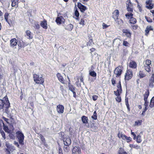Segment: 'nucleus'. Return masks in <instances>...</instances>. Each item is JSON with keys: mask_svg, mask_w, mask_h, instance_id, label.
<instances>
[{"mask_svg": "<svg viewBox=\"0 0 154 154\" xmlns=\"http://www.w3.org/2000/svg\"><path fill=\"white\" fill-rule=\"evenodd\" d=\"M6 97L3 98V100L0 99V109H2L4 107L6 109L8 108L10 106V103Z\"/></svg>", "mask_w": 154, "mask_h": 154, "instance_id": "1", "label": "nucleus"}, {"mask_svg": "<svg viewBox=\"0 0 154 154\" xmlns=\"http://www.w3.org/2000/svg\"><path fill=\"white\" fill-rule=\"evenodd\" d=\"M33 77L34 81L36 83L42 84L43 83L44 80L42 77V75H38L37 74H34Z\"/></svg>", "mask_w": 154, "mask_h": 154, "instance_id": "2", "label": "nucleus"}, {"mask_svg": "<svg viewBox=\"0 0 154 154\" xmlns=\"http://www.w3.org/2000/svg\"><path fill=\"white\" fill-rule=\"evenodd\" d=\"M16 134L19 140V143L21 144H23L24 137L23 134L21 132L19 131H17L16 133Z\"/></svg>", "mask_w": 154, "mask_h": 154, "instance_id": "3", "label": "nucleus"}, {"mask_svg": "<svg viewBox=\"0 0 154 154\" xmlns=\"http://www.w3.org/2000/svg\"><path fill=\"white\" fill-rule=\"evenodd\" d=\"M151 63V61L150 60H147L145 61V63L144 65V69L147 72H149L150 71V65Z\"/></svg>", "mask_w": 154, "mask_h": 154, "instance_id": "4", "label": "nucleus"}, {"mask_svg": "<svg viewBox=\"0 0 154 154\" xmlns=\"http://www.w3.org/2000/svg\"><path fill=\"white\" fill-rule=\"evenodd\" d=\"M122 72L121 69V67L120 66H119L115 69L114 71V74L116 75V77H119Z\"/></svg>", "mask_w": 154, "mask_h": 154, "instance_id": "5", "label": "nucleus"}, {"mask_svg": "<svg viewBox=\"0 0 154 154\" xmlns=\"http://www.w3.org/2000/svg\"><path fill=\"white\" fill-rule=\"evenodd\" d=\"M132 77V72L131 70L128 69L127 70V72L125 75V79L128 80Z\"/></svg>", "mask_w": 154, "mask_h": 154, "instance_id": "6", "label": "nucleus"}, {"mask_svg": "<svg viewBox=\"0 0 154 154\" xmlns=\"http://www.w3.org/2000/svg\"><path fill=\"white\" fill-rule=\"evenodd\" d=\"M127 9L129 12H132L133 10L132 4L130 2V1H128L126 3Z\"/></svg>", "mask_w": 154, "mask_h": 154, "instance_id": "7", "label": "nucleus"}, {"mask_svg": "<svg viewBox=\"0 0 154 154\" xmlns=\"http://www.w3.org/2000/svg\"><path fill=\"white\" fill-rule=\"evenodd\" d=\"M146 8L149 9H152L154 7V5L152 3V0H146Z\"/></svg>", "mask_w": 154, "mask_h": 154, "instance_id": "8", "label": "nucleus"}, {"mask_svg": "<svg viewBox=\"0 0 154 154\" xmlns=\"http://www.w3.org/2000/svg\"><path fill=\"white\" fill-rule=\"evenodd\" d=\"M56 22L58 24H60L64 23V19L62 16L57 17L56 19Z\"/></svg>", "mask_w": 154, "mask_h": 154, "instance_id": "9", "label": "nucleus"}, {"mask_svg": "<svg viewBox=\"0 0 154 154\" xmlns=\"http://www.w3.org/2000/svg\"><path fill=\"white\" fill-rule=\"evenodd\" d=\"M123 35L126 36L128 38H130L131 36V33L130 31L128 29H123L122 30Z\"/></svg>", "mask_w": 154, "mask_h": 154, "instance_id": "10", "label": "nucleus"}, {"mask_svg": "<svg viewBox=\"0 0 154 154\" xmlns=\"http://www.w3.org/2000/svg\"><path fill=\"white\" fill-rule=\"evenodd\" d=\"M64 109V106L61 105H59L57 106V110L59 113H63Z\"/></svg>", "mask_w": 154, "mask_h": 154, "instance_id": "11", "label": "nucleus"}, {"mask_svg": "<svg viewBox=\"0 0 154 154\" xmlns=\"http://www.w3.org/2000/svg\"><path fill=\"white\" fill-rule=\"evenodd\" d=\"M149 86L151 88L154 87V74H153L150 79L149 80Z\"/></svg>", "mask_w": 154, "mask_h": 154, "instance_id": "12", "label": "nucleus"}, {"mask_svg": "<svg viewBox=\"0 0 154 154\" xmlns=\"http://www.w3.org/2000/svg\"><path fill=\"white\" fill-rule=\"evenodd\" d=\"M63 141L64 145L66 146H69L71 143V139L69 137L64 138Z\"/></svg>", "mask_w": 154, "mask_h": 154, "instance_id": "13", "label": "nucleus"}, {"mask_svg": "<svg viewBox=\"0 0 154 154\" xmlns=\"http://www.w3.org/2000/svg\"><path fill=\"white\" fill-rule=\"evenodd\" d=\"M78 7L82 12H83L87 9V8L85 6L82 5L80 3H78Z\"/></svg>", "mask_w": 154, "mask_h": 154, "instance_id": "14", "label": "nucleus"}, {"mask_svg": "<svg viewBox=\"0 0 154 154\" xmlns=\"http://www.w3.org/2000/svg\"><path fill=\"white\" fill-rule=\"evenodd\" d=\"M128 66L130 68L133 69H136L137 67L136 63L133 61H131L129 63Z\"/></svg>", "mask_w": 154, "mask_h": 154, "instance_id": "15", "label": "nucleus"}, {"mask_svg": "<svg viewBox=\"0 0 154 154\" xmlns=\"http://www.w3.org/2000/svg\"><path fill=\"white\" fill-rule=\"evenodd\" d=\"M26 35L25 36L29 39H32L33 38L32 33L29 30H27L26 32Z\"/></svg>", "mask_w": 154, "mask_h": 154, "instance_id": "16", "label": "nucleus"}, {"mask_svg": "<svg viewBox=\"0 0 154 154\" xmlns=\"http://www.w3.org/2000/svg\"><path fill=\"white\" fill-rule=\"evenodd\" d=\"M72 152L73 153L81 154V149L80 148L75 146L73 148Z\"/></svg>", "mask_w": 154, "mask_h": 154, "instance_id": "17", "label": "nucleus"}, {"mask_svg": "<svg viewBox=\"0 0 154 154\" xmlns=\"http://www.w3.org/2000/svg\"><path fill=\"white\" fill-rule=\"evenodd\" d=\"M10 46L11 47H14L16 45L17 43V41L16 38L11 39L10 40Z\"/></svg>", "mask_w": 154, "mask_h": 154, "instance_id": "18", "label": "nucleus"}, {"mask_svg": "<svg viewBox=\"0 0 154 154\" xmlns=\"http://www.w3.org/2000/svg\"><path fill=\"white\" fill-rule=\"evenodd\" d=\"M40 25L44 29H46L48 28L47 22L45 20L41 21Z\"/></svg>", "mask_w": 154, "mask_h": 154, "instance_id": "19", "label": "nucleus"}, {"mask_svg": "<svg viewBox=\"0 0 154 154\" xmlns=\"http://www.w3.org/2000/svg\"><path fill=\"white\" fill-rule=\"evenodd\" d=\"M119 11L118 10H116L113 12V18L115 19L118 18L119 15Z\"/></svg>", "mask_w": 154, "mask_h": 154, "instance_id": "20", "label": "nucleus"}, {"mask_svg": "<svg viewBox=\"0 0 154 154\" xmlns=\"http://www.w3.org/2000/svg\"><path fill=\"white\" fill-rule=\"evenodd\" d=\"M57 76L59 81L61 83H63L64 82V79L60 74L58 73L57 74Z\"/></svg>", "mask_w": 154, "mask_h": 154, "instance_id": "21", "label": "nucleus"}, {"mask_svg": "<svg viewBox=\"0 0 154 154\" xmlns=\"http://www.w3.org/2000/svg\"><path fill=\"white\" fill-rule=\"evenodd\" d=\"M116 23L118 25H121L123 24V22L121 19H119L118 18L114 19Z\"/></svg>", "mask_w": 154, "mask_h": 154, "instance_id": "22", "label": "nucleus"}, {"mask_svg": "<svg viewBox=\"0 0 154 154\" xmlns=\"http://www.w3.org/2000/svg\"><path fill=\"white\" fill-rule=\"evenodd\" d=\"M122 140L126 141L127 143H129L132 140V139L130 137H128L125 135Z\"/></svg>", "mask_w": 154, "mask_h": 154, "instance_id": "23", "label": "nucleus"}, {"mask_svg": "<svg viewBox=\"0 0 154 154\" xmlns=\"http://www.w3.org/2000/svg\"><path fill=\"white\" fill-rule=\"evenodd\" d=\"M117 92H118V94H120L122 93V90L120 82H119V83L117 85Z\"/></svg>", "mask_w": 154, "mask_h": 154, "instance_id": "24", "label": "nucleus"}, {"mask_svg": "<svg viewBox=\"0 0 154 154\" xmlns=\"http://www.w3.org/2000/svg\"><path fill=\"white\" fill-rule=\"evenodd\" d=\"M69 88L72 92L75 91L76 89L75 87L71 85L69 82Z\"/></svg>", "mask_w": 154, "mask_h": 154, "instance_id": "25", "label": "nucleus"}, {"mask_svg": "<svg viewBox=\"0 0 154 154\" xmlns=\"http://www.w3.org/2000/svg\"><path fill=\"white\" fill-rule=\"evenodd\" d=\"M82 121L84 124H86L88 122V119L87 117L85 116H82L81 118Z\"/></svg>", "mask_w": 154, "mask_h": 154, "instance_id": "26", "label": "nucleus"}, {"mask_svg": "<svg viewBox=\"0 0 154 154\" xmlns=\"http://www.w3.org/2000/svg\"><path fill=\"white\" fill-rule=\"evenodd\" d=\"M5 145L7 148V149H6L7 151L8 152H9L10 151H11V147L12 146L8 142H6Z\"/></svg>", "mask_w": 154, "mask_h": 154, "instance_id": "27", "label": "nucleus"}, {"mask_svg": "<svg viewBox=\"0 0 154 154\" xmlns=\"http://www.w3.org/2000/svg\"><path fill=\"white\" fill-rule=\"evenodd\" d=\"M73 25L71 24H69L65 27V29L71 31L73 29Z\"/></svg>", "mask_w": 154, "mask_h": 154, "instance_id": "28", "label": "nucleus"}, {"mask_svg": "<svg viewBox=\"0 0 154 154\" xmlns=\"http://www.w3.org/2000/svg\"><path fill=\"white\" fill-rule=\"evenodd\" d=\"M85 18H83L81 19L79 23L80 25H82V26H84L87 22Z\"/></svg>", "mask_w": 154, "mask_h": 154, "instance_id": "29", "label": "nucleus"}, {"mask_svg": "<svg viewBox=\"0 0 154 154\" xmlns=\"http://www.w3.org/2000/svg\"><path fill=\"white\" fill-rule=\"evenodd\" d=\"M149 91L148 90L145 92L144 94V101H146L147 100V98L149 95Z\"/></svg>", "mask_w": 154, "mask_h": 154, "instance_id": "30", "label": "nucleus"}, {"mask_svg": "<svg viewBox=\"0 0 154 154\" xmlns=\"http://www.w3.org/2000/svg\"><path fill=\"white\" fill-rule=\"evenodd\" d=\"M18 0H11V6L12 7H15L17 5L18 3Z\"/></svg>", "mask_w": 154, "mask_h": 154, "instance_id": "31", "label": "nucleus"}, {"mask_svg": "<svg viewBox=\"0 0 154 154\" xmlns=\"http://www.w3.org/2000/svg\"><path fill=\"white\" fill-rule=\"evenodd\" d=\"M149 106L151 108L154 106V96L152 97Z\"/></svg>", "mask_w": 154, "mask_h": 154, "instance_id": "32", "label": "nucleus"}, {"mask_svg": "<svg viewBox=\"0 0 154 154\" xmlns=\"http://www.w3.org/2000/svg\"><path fill=\"white\" fill-rule=\"evenodd\" d=\"M119 154H128L122 148L120 149V150L118 152Z\"/></svg>", "mask_w": 154, "mask_h": 154, "instance_id": "33", "label": "nucleus"}, {"mask_svg": "<svg viewBox=\"0 0 154 154\" xmlns=\"http://www.w3.org/2000/svg\"><path fill=\"white\" fill-rule=\"evenodd\" d=\"M69 146H64L63 148V149L65 152H68L70 150V147Z\"/></svg>", "mask_w": 154, "mask_h": 154, "instance_id": "34", "label": "nucleus"}, {"mask_svg": "<svg viewBox=\"0 0 154 154\" xmlns=\"http://www.w3.org/2000/svg\"><path fill=\"white\" fill-rule=\"evenodd\" d=\"M130 23H131L132 24H134L137 21L133 17H131L130 20Z\"/></svg>", "mask_w": 154, "mask_h": 154, "instance_id": "35", "label": "nucleus"}, {"mask_svg": "<svg viewBox=\"0 0 154 154\" xmlns=\"http://www.w3.org/2000/svg\"><path fill=\"white\" fill-rule=\"evenodd\" d=\"M142 140L140 134L138 135L137 137V142L138 143H140L141 142Z\"/></svg>", "mask_w": 154, "mask_h": 154, "instance_id": "36", "label": "nucleus"}, {"mask_svg": "<svg viewBox=\"0 0 154 154\" xmlns=\"http://www.w3.org/2000/svg\"><path fill=\"white\" fill-rule=\"evenodd\" d=\"M129 146L131 148H134L136 149H139L140 147V146H138L137 145H134L133 144H130Z\"/></svg>", "mask_w": 154, "mask_h": 154, "instance_id": "37", "label": "nucleus"}, {"mask_svg": "<svg viewBox=\"0 0 154 154\" xmlns=\"http://www.w3.org/2000/svg\"><path fill=\"white\" fill-rule=\"evenodd\" d=\"M91 118L94 120H96L97 119V116L96 111H95L94 112L93 115L92 116Z\"/></svg>", "mask_w": 154, "mask_h": 154, "instance_id": "38", "label": "nucleus"}, {"mask_svg": "<svg viewBox=\"0 0 154 154\" xmlns=\"http://www.w3.org/2000/svg\"><path fill=\"white\" fill-rule=\"evenodd\" d=\"M89 74L93 77H95L97 75V74L94 71L90 72Z\"/></svg>", "mask_w": 154, "mask_h": 154, "instance_id": "39", "label": "nucleus"}, {"mask_svg": "<svg viewBox=\"0 0 154 154\" xmlns=\"http://www.w3.org/2000/svg\"><path fill=\"white\" fill-rule=\"evenodd\" d=\"M125 135L123 134L122 132H119L118 134V137L119 138H122V139L124 137Z\"/></svg>", "mask_w": 154, "mask_h": 154, "instance_id": "40", "label": "nucleus"}, {"mask_svg": "<svg viewBox=\"0 0 154 154\" xmlns=\"http://www.w3.org/2000/svg\"><path fill=\"white\" fill-rule=\"evenodd\" d=\"M40 138L41 139L42 143H43L44 145H45V138L41 134L40 135Z\"/></svg>", "mask_w": 154, "mask_h": 154, "instance_id": "41", "label": "nucleus"}, {"mask_svg": "<svg viewBox=\"0 0 154 154\" xmlns=\"http://www.w3.org/2000/svg\"><path fill=\"white\" fill-rule=\"evenodd\" d=\"M4 128L3 129L5 132L9 133V130L8 127L7 126L5 125L4 123L2 122Z\"/></svg>", "mask_w": 154, "mask_h": 154, "instance_id": "42", "label": "nucleus"}, {"mask_svg": "<svg viewBox=\"0 0 154 154\" xmlns=\"http://www.w3.org/2000/svg\"><path fill=\"white\" fill-rule=\"evenodd\" d=\"M146 75L144 73H143V72H142L140 71L139 73V76L140 78H143V77H145Z\"/></svg>", "mask_w": 154, "mask_h": 154, "instance_id": "43", "label": "nucleus"}, {"mask_svg": "<svg viewBox=\"0 0 154 154\" xmlns=\"http://www.w3.org/2000/svg\"><path fill=\"white\" fill-rule=\"evenodd\" d=\"M133 14L131 13H128L125 14L126 17L128 19H131L132 17Z\"/></svg>", "mask_w": 154, "mask_h": 154, "instance_id": "44", "label": "nucleus"}, {"mask_svg": "<svg viewBox=\"0 0 154 154\" xmlns=\"http://www.w3.org/2000/svg\"><path fill=\"white\" fill-rule=\"evenodd\" d=\"M0 132L2 136V137L4 139H5L6 138L5 133L3 130H0Z\"/></svg>", "mask_w": 154, "mask_h": 154, "instance_id": "45", "label": "nucleus"}, {"mask_svg": "<svg viewBox=\"0 0 154 154\" xmlns=\"http://www.w3.org/2000/svg\"><path fill=\"white\" fill-rule=\"evenodd\" d=\"M142 122L141 120H138V121H136L135 122V125L137 126H139L141 125V124Z\"/></svg>", "mask_w": 154, "mask_h": 154, "instance_id": "46", "label": "nucleus"}, {"mask_svg": "<svg viewBox=\"0 0 154 154\" xmlns=\"http://www.w3.org/2000/svg\"><path fill=\"white\" fill-rule=\"evenodd\" d=\"M116 101L118 102H120L121 101V97L120 96V95H118V96H117V97L116 98Z\"/></svg>", "mask_w": 154, "mask_h": 154, "instance_id": "47", "label": "nucleus"}, {"mask_svg": "<svg viewBox=\"0 0 154 154\" xmlns=\"http://www.w3.org/2000/svg\"><path fill=\"white\" fill-rule=\"evenodd\" d=\"M75 14L76 17L78 18L79 16V13L78 11L77 10H76L75 12ZM76 19H77L78 18H76Z\"/></svg>", "mask_w": 154, "mask_h": 154, "instance_id": "48", "label": "nucleus"}, {"mask_svg": "<svg viewBox=\"0 0 154 154\" xmlns=\"http://www.w3.org/2000/svg\"><path fill=\"white\" fill-rule=\"evenodd\" d=\"M129 43L126 41H124L123 43V45L125 46H128L129 45Z\"/></svg>", "mask_w": 154, "mask_h": 154, "instance_id": "49", "label": "nucleus"}, {"mask_svg": "<svg viewBox=\"0 0 154 154\" xmlns=\"http://www.w3.org/2000/svg\"><path fill=\"white\" fill-rule=\"evenodd\" d=\"M146 21L149 23H151L152 22V20L150 18H148L146 17H145Z\"/></svg>", "mask_w": 154, "mask_h": 154, "instance_id": "50", "label": "nucleus"}, {"mask_svg": "<svg viewBox=\"0 0 154 154\" xmlns=\"http://www.w3.org/2000/svg\"><path fill=\"white\" fill-rule=\"evenodd\" d=\"M98 97L97 95H93L92 97L94 101L96 100Z\"/></svg>", "mask_w": 154, "mask_h": 154, "instance_id": "51", "label": "nucleus"}, {"mask_svg": "<svg viewBox=\"0 0 154 154\" xmlns=\"http://www.w3.org/2000/svg\"><path fill=\"white\" fill-rule=\"evenodd\" d=\"M9 16V14L8 13H5V19L8 22V16Z\"/></svg>", "mask_w": 154, "mask_h": 154, "instance_id": "52", "label": "nucleus"}, {"mask_svg": "<svg viewBox=\"0 0 154 154\" xmlns=\"http://www.w3.org/2000/svg\"><path fill=\"white\" fill-rule=\"evenodd\" d=\"M131 26L132 27L133 29L135 30L136 29L138 28V26L137 25H131Z\"/></svg>", "mask_w": 154, "mask_h": 154, "instance_id": "53", "label": "nucleus"}, {"mask_svg": "<svg viewBox=\"0 0 154 154\" xmlns=\"http://www.w3.org/2000/svg\"><path fill=\"white\" fill-rule=\"evenodd\" d=\"M125 104L126 105L127 108L128 109V110L129 111L130 110L129 107V104L128 103V102L126 101V103H125Z\"/></svg>", "mask_w": 154, "mask_h": 154, "instance_id": "54", "label": "nucleus"}, {"mask_svg": "<svg viewBox=\"0 0 154 154\" xmlns=\"http://www.w3.org/2000/svg\"><path fill=\"white\" fill-rule=\"evenodd\" d=\"M131 134L133 135L134 136L133 139L134 140H135L136 138V135L133 132H132V131H131Z\"/></svg>", "mask_w": 154, "mask_h": 154, "instance_id": "55", "label": "nucleus"}, {"mask_svg": "<svg viewBox=\"0 0 154 154\" xmlns=\"http://www.w3.org/2000/svg\"><path fill=\"white\" fill-rule=\"evenodd\" d=\"M35 28L38 29H39L40 28V26L39 24L37 23H35Z\"/></svg>", "mask_w": 154, "mask_h": 154, "instance_id": "56", "label": "nucleus"}, {"mask_svg": "<svg viewBox=\"0 0 154 154\" xmlns=\"http://www.w3.org/2000/svg\"><path fill=\"white\" fill-rule=\"evenodd\" d=\"M149 28L148 26H147L146 27V29L145 30V31L146 32V35L147 34H148L149 32Z\"/></svg>", "mask_w": 154, "mask_h": 154, "instance_id": "57", "label": "nucleus"}, {"mask_svg": "<svg viewBox=\"0 0 154 154\" xmlns=\"http://www.w3.org/2000/svg\"><path fill=\"white\" fill-rule=\"evenodd\" d=\"M14 144H15V145H16V146H17L18 147V148L19 147L20 145L18 144V143L17 142H16V141H14Z\"/></svg>", "mask_w": 154, "mask_h": 154, "instance_id": "58", "label": "nucleus"}, {"mask_svg": "<svg viewBox=\"0 0 154 154\" xmlns=\"http://www.w3.org/2000/svg\"><path fill=\"white\" fill-rule=\"evenodd\" d=\"M80 81L81 82H82L83 84H84V82H83L84 80L83 79V77L82 76H81V77H80Z\"/></svg>", "mask_w": 154, "mask_h": 154, "instance_id": "59", "label": "nucleus"}, {"mask_svg": "<svg viewBox=\"0 0 154 154\" xmlns=\"http://www.w3.org/2000/svg\"><path fill=\"white\" fill-rule=\"evenodd\" d=\"M103 29L106 28H107V27H108V25H107L106 24H104V23H103Z\"/></svg>", "mask_w": 154, "mask_h": 154, "instance_id": "60", "label": "nucleus"}, {"mask_svg": "<svg viewBox=\"0 0 154 154\" xmlns=\"http://www.w3.org/2000/svg\"><path fill=\"white\" fill-rule=\"evenodd\" d=\"M59 154H63L62 149L61 148H59Z\"/></svg>", "mask_w": 154, "mask_h": 154, "instance_id": "61", "label": "nucleus"}, {"mask_svg": "<svg viewBox=\"0 0 154 154\" xmlns=\"http://www.w3.org/2000/svg\"><path fill=\"white\" fill-rule=\"evenodd\" d=\"M148 102L147 101V100L146 101H145V103H144V106H148Z\"/></svg>", "mask_w": 154, "mask_h": 154, "instance_id": "62", "label": "nucleus"}, {"mask_svg": "<svg viewBox=\"0 0 154 154\" xmlns=\"http://www.w3.org/2000/svg\"><path fill=\"white\" fill-rule=\"evenodd\" d=\"M60 90L62 91V93H63V90H64L63 88V86H60Z\"/></svg>", "mask_w": 154, "mask_h": 154, "instance_id": "63", "label": "nucleus"}, {"mask_svg": "<svg viewBox=\"0 0 154 154\" xmlns=\"http://www.w3.org/2000/svg\"><path fill=\"white\" fill-rule=\"evenodd\" d=\"M3 119L7 123L8 122L9 119H8L5 118H4Z\"/></svg>", "mask_w": 154, "mask_h": 154, "instance_id": "64", "label": "nucleus"}]
</instances>
